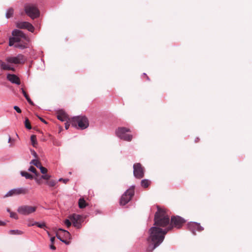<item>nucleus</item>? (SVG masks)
Returning <instances> with one entry per match:
<instances>
[{
    "mask_svg": "<svg viewBox=\"0 0 252 252\" xmlns=\"http://www.w3.org/2000/svg\"><path fill=\"white\" fill-rule=\"evenodd\" d=\"M172 229V227H167L163 229L158 227H152L149 230L150 236L148 239L149 243L147 251L152 252L164 240L165 235L168 231Z\"/></svg>",
    "mask_w": 252,
    "mask_h": 252,
    "instance_id": "nucleus-1",
    "label": "nucleus"
},
{
    "mask_svg": "<svg viewBox=\"0 0 252 252\" xmlns=\"http://www.w3.org/2000/svg\"><path fill=\"white\" fill-rule=\"evenodd\" d=\"M158 211L154 218L155 227H164L170 224V219L164 209L157 206Z\"/></svg>",
    "mask_w": 252,
    "mask_h": 252,
    "instance_id": "nucleus-2",
    "label": "nucleus"
},
{
    "mask_svg": "<svg viewBox=\"0 0 252 252\" xmlns=\"http://www.w3.org/2000/svg\"><path fill=\"white\" fill-rule=\"evenodd\" d=\"M70 123L78 129H85L89 126L88 119L85 116H78L71 118Z\"/></svg>",
    "mask_w": 252,
    "mask_h": 252,
    "instance_id": "nucleus-3",
    "label": "nucleus"
},
{
    "mask_svg": "<svg viewBox=\"0 0 252 252\" xmlns=\"http://www.w3.org/2000/svg\"><path fill=\"white\" fill-rule=\"evenodd\" d=\"M13 37L10 38L9 41V45L11 46L15 44V43L20 42L22 41L26 42H29L30 40L22 31L15 30L12 32Z\"/></svg>",
    "mask_w": 252,
    "mask_h": 252,
    "instance_id": "nucleus-4",
    "label": "nucleus"
},
{
    "mask_svg": "<svg viewBox=\"0 0 252 252\" xmlns=\"http://www.w3.org/2000/svg\"><path fill=\"white\" fill-rule=\"evenodd\" d=\"M26 13L31 18L34 19L39 16L40 12L37 6L33 4H27L25 6Z\"/></svg>",
    "mask_w": 252,
    "mask_h": 252,
    "instance_id": "nucleus-5",
    "label": "nucleus"
},
{
    "mask_svg": "<svg viewBox=\"0 0 252 252\" xmlns=\"http://www.w3.org/2000/svg\"><path fill=\"white\" fill-rule=\"evenodd\" d=\"M130 132V129L124 127H119L116 133L117 136L125 141H131L132 139V135L127 134L126 132Z\"/></svg>",
    "mask_w": 252,
    "mask_h": 252,
    "instance_id": "nucleus-6",
    "label": "nucleus"
},
{
    "mask_svg": "<svg viewBox=\"0 0 252 252\" xmlns=\"http://www.w3.org/2000/svg\"><path fill=\"white\" fill-rule=\"evenodd\" d=\"M186 222V220L183 218L179 216H172L171 218V221L168 227H175L177 229L180 228Z\"/></svg>",
    "mask_w": 252,
    "mask_h": 252,
    "instance_id": "nucleus-7",
    "label": "nucleus"
},
{
    "mask_svg": "<svg viewBox=\"0 0 252 252\" xmlns=\"http://www.w3.org/2000/svg\"><path fill=\"white\" fill-rule=\"evenodd\" d=\"M133 175L137 179H141L144 176V168L141 163H136L133 164Z\"/></svg>",
    "mask_w": 252,
    "mask_h": 252,
    "instance_id": "nucleus-8",
    "label": "nucleus"
},
{
    "mask_svg": "<svg viewBox=\"0 0 252 252\" xmlns=\"http://www.w3.org/2000/svg\"><path fill=\"white\" fill-rule=\"evenodd\" d=\"M36 206H32L29 205H23L20 206L18 209V212L23 215H28L34 212L36 210Z\"/></svg>",
    "mask_w": 252,
    "mask_h": 252,
    "instance_id": "nucleus-9",
    "label": "nucleus"
},
{
    "mask_svg": "<svg viewBox=\"0 0 252 252\" xmlns=\"http://www.w3.org/2000/svg\"><path fill=\"white\" fill-rule=\"evenodd\" d=\"M134 190H126L121 197L120 201L121 205H125L128 203L134 195Z\"/></svg>",
    "mask_w": 252,
    "mask_h": 252,
    "instance_id": "nucleus-10",
    "label": "nucleus"
},
{
    "mask_svg": "<svg viewBox=\"0 0 252 252\" xmlns=\"http://www.w3.org/2000/svg\"><path fill=\"white\" fill-rule=\"evenodd\" d=\"M25 60L26 59L24 56L22 54H19L16 57H8L6 59V61L8 63L15 64L23 63Z\"/></svg>",
    "mask_w": 252,
    "mask_h": 252,
    "instance_id": "nucleus-11",
    "label": "nucleus"
},
{
    "mask_svg": "<svg viewBox=\"0 0 252 252\" xmlns=\"http://www.w3.org/2000/svg\"><path fill=\"white\" fill-rule=\"evenodd\" d=\"M69 219L73 223L74 227L77 228L81 227V223L82 221V217L80 215L73 214L69 217Z\"/></svg>",
    "mask_w": 252,
    "mask_h": 252,
    "instance_id": "nucleus-12",
    "label": "nucleus"
},
{
    "mask_svg": "<svg viewBox=\"0 0 252 252\" xmlns=\"http://www.w3.org/2000/svg\"><path fill=\"white\" fill-rule=\"evenodd\" d=\"M17 27L20 29H26L31 32H33L34 30V27L28 22H22L18 24Z\"/></svg>",
    "mask_w": 252,
    "mask_h": 252,
    "instance_id": "nucleus-13",
    "label": "nucleus"
},
{
    "mask_svg": "<svg viewBox=\"0 0 252 252\" xmlns=\"http://www.w3.org/2000/svg\"><path fill=\"white\" fill-rule=\"evenodd\" d=\"M7 79L8 81L13 84L20 85L21 83L19 78L15 74H8L7 75Z\"/></svg>",
    "mask_w": 252,
    "mask_h": 252,
    "instance_id": "nucleus-14",
    "label": "nucleus"
},
{
    "mask_svg": "<svg viewBox=\"0 0 252 252\" xmlns=\"http://www.w3.org/2000/svg\"><path fill=\"white\" fill-rule=\"evenodd\" d=\"M189 230L191 231L194 234H195V232H194L195 229L199 231H201L203 230V228L199 224L197 223H192L189 224Z\"/></svg>",
    "mask_w": 252,
    "mask_h": 252,
    "instance_id": "nucleus-15",
    "label": "nucleus"
},
{
    "mask_svg": "<svg viewBox=\"0 0 252 252\" xmlns=\"http://www.w3.org/2000/svg\"><path fill=\"white\" fill-rule=\"evenodd\" d=\"M27 193L26 190H10L4 195V197L11 196L14 195H19L21 194H26Z\"/></svg>",
    "mask_w": 252,
    "mask_h": 252,
    "instance_id": "nucleus-16",
    "label": "nucleus"
},
{
    "mask_svg": "<svg viewBox=\"0 0 252 252\" xmlns=\"http://www.w3.org/2000/svg\"><path fill=\"white\" fill-rule=\"evenodd\" d=\"M50 178V176L48 174H45L42 176H40V175H39V176L36 177L35 178V180H36V182L38 184H42L43 183L42 180H44L45 183H46V182L47 181H48V180H49Z\"/></svg>",
    "mask_w": 252,
    "mask_h": 252,
    "instance_id": "nucleus-17",
    "label": "nucleus"
},
{
    "mask_svg": "<svg viewBox=\"0 0 252 252\" xmlns=\"http://www.w3.org/2000/svg\"><path fill=\"white\" fill-rule=\"evenodd\" d=\"M57 118L61 121H66L68 119L67 114L63 111H60L58 112Z\"/></svg>",
    "mask_w": 252,
    "mask_h": 252,
    "instance_id": "nucleus-18",
    "label": "nucleus"
},
{
    "mask_svg": "<svg viewBox=\"0 0 252 252\" xmlns=\"http://www.w3.org/2000/svg\"><path fill=\"white\" fill-rule=\"evenodd\" d=\"M28 42H24L23 41H21L20 42L15 43L14 44V46L15 47L19 48L21 49H24L27 47Z\"/></svg>",
    "mask_w": 252,
    "mask_h": 252,
    "instance_id": "nucleus-19",
    "label": "nucleus"
},
{
    "mask_svg": "<svg viewBox=\"0 0 252 252\" xmlns=\"http://www.w3.org/2000/svg\"><path fill=\"white\" fill-rule=\"evenodd\" d=\"M151 184V181L148 179H143L141 181V186L143 188H147Z\"/></svg>",
    "mask_w": 252,
    "mask_h": 252,
    "instance_id": "nucleus-20",
    "label": "nucleus"
},
{
    "mask_svg": "<svg viewBox=\"0 0 252 252\" xmlns=\"http://www.w3.org/2000/svg\"><path fill=\"white\" fill-rule=\"evenodd\" d=\"M56 237L62 242L66 244H68L69 243V241H66V240L64 239L63 237H62L61 232L59 231V229L56 232Z\"/></svg>",
    "mask_w": 252,
    "mask_h": 252,
    "instance_id": "nucleus-21",
    "label": "nucleus"
},
{
    "mask_svg": "<svg viewBox=\"0 0 252 252\" xmlns=\"http://www.w3.org/2000/svg\"><path fill=\"white\" fill-rule=\"evenodd\" d=\"M78 205L80 208L83 209L86 207L87 204L84 198H81L79 200Z\"/></svg>",
    "mask_w": 252,
    "mask_h": 252,
    "instance_id": "nucleus-22",
    "label": "nucleus"
},
{
    "mask_svg": "<svg viewBox=\"0 0 252 252\" xmlns=\"http://www.w3.org/2000/svg\"><path fill=\"white\" fill-rule=\"evenodd\" d=\"M21 91H22V94H23V95H24V96L25 97V98H26V99L27 100L28 102L29 103H30L31 104H32V105H33V102L32 101V100L30 98L29 95L27 94V93L24 90V89L22 88L21 89Z\"/></svg>",
    "mask_w": 252,
    "mask_h": 252,
    "instance_id": "nucleus-23",
    "label": "nucleus"
},
{
    "mask_svg": "<svg viewBox=\"0 0 252 252\" xmlns=\"http://www.w3.org/2000/svg\"><path fill=\"white\" fill-rule=\"evenodd\" d=\"M1 68L4 70H12L14 71V68L11 67L9 64H7L3 62H1Z\"/></svg>",
    "mask_w": 252,
    "mask_h": 252,
    "instance_id": "nucleus-24",
    "label": "nucleus"
},
{
    "mask_svg": "<svg viewBox=\"0 0 252 252\" xmlns=\"http://www.w3.org/2000/svg\"><path fill=\"white\" fill-rule=\"evenodd\" d=\"M59 231H61V233H63V237L64 238H70V234L69 232L66 230H65L64 229L60 228Z\"/></svg>",
    "mask_w": 252,
    "mask_h": 252,
    "instance_id": "nucleus-25",
    "label": "nucleus"
},
{
    "mask_svg": "<svg viewBox=\"0 0 252 252\" xmlns=\"http://www.w3.org/2000/svg\"><path fill=\"white\" fill-rule=\"evenodd\" d=\"M31 142H32V145L34 147H36L37 145V140H36V135H32L31 136Z\"/></svg>",
    "mask_w": 252,
    "mask_h": 252,
    "instance_id": "nucleus-26",
    "label": "nucleus"
},
{
    "mask_svg": "<svg viewBox=\"0 0 252 252\" xmlns=\"http://www.w3.org/2000/svg\"><path fill=\"white\" fill-rule=\"evenodd\" d=\"M21 174L22 176L25 177L26 179H31L33 178V176L31 174L26 171H22L21 172Z\"/></svg>",
    "mask_w": 252,
    "mask_h": 252,
    "instance_id": "nucleus-27",
    "label": "nucleus"
},
{
    "mask_svg": "<svg viewBox=\"0 0 252 252\" xmlns=\"http://www.w3.org/2000/svg\"><path fill=\"white\" fill-rule=\"evenodd\" d=\"M7 212H8L10 213V217L11 218H13V219H15L16 220L18 219V215H17V214L16 213L11 212L10 211V209H9V208H8L7 209Z\"/></svg>",
    "mask_w": 252,
    "mask_h": 252,
    "instance_id": "nucleus-28",
    "label": "nucleus"
},
{
    "mask_svg": "<svg viewBox=\"0 0 252 252\" xmlns=\"http://www.w3.org/2000/svg\"><path fill=\"white\" fill-rule=\"evenodd\" d=\"M30 164H33L37 168H39L41 166V163L37 159H33L30 162Z\"/></svg>",
    "mask_w": 252,
    "mask_h": 252,
    "instance_id": "nucleus-29",
    "label": "nucleus"
},
{
    "mask_svg": "<svg viewBox=\"0 0 252 252\" xmlns=\"http://www.w3.org/2000/svg\"><path fill=\"white\" fill-rule=\"evenodd\" d=\"M13 14V9L12 8L8 9L6 13V17L9 18L12 17Z\"/></svg>",
    "mask_w": 252,
    "mask_h": 252,
    "instance_id": "nucleus-30",
    "label": "nucleus"
},
{
    "mask_svg": "<svg viewBox=\"0 0 252 252\" xmlns=\"http://www.w3.org/2000/svg\"><path fill=\"white\" fill-rule=\"evenodd\" d=\"M29 170L30 171L32 172V173H33L35 174L36 177L39 176V174L38 173H37L36 169L33 166H30L29 169Z\"/></svg>",
    "mask_w": 252,
    "mask_h": 252,
    "instance_id": "nucleus-31",
    "label": "nucleus"
},
{
    "mask_svg": "<svg viewBox=\"0 0 252 252\" xmlns=\"http://www.w3.org/2000/svg\"><path fill=\"white\" fill-rule=\"evenodd\" d=\"M46 184H47L50 187H54L56 184V182L53 180H48L46 182Z\"/></svg>",
    "mask_w": 252,
    "mask_h": 252,
    "instance_id": "nucleus-32",
    "label": "nucleus"
},
{
    "mask_svg": "<svg viewBox=\"0 0 252 252\" xmlns=\"http://www.w3.org/2000/svg\"><path fill=\"white\" fill-rule=\"evenodd\" d=\"M25 127L29 129H31L32 128V126L31 125L30 122L28 118H26L25 119Z\"/></svg>",
    "mask_w": 252,
    "mask_h": 252,
    "instance_id": "nucleus-33",
    "label": "nucleus"
},
{
    "mask_svg": "<svg viewBox=\"0 0 252 252\" xmlns=\"http://www.w3.org/2000/svg\"><path fill=\"white\" fill-rule=\"evenodd\" d=\"M10 233L11 234H14V235H15V234L21 235L23 234V232L20 230H11L10 231Z\"/></svg>",
    "mask_w": 252,
    "mask_h": 252,
    "instance_id": "nucleus-34",
    "label": "nucleus"
},
{
    "mask_svg": "<svg viewBox=\"0 0 252 252\" xmlns=\"http://www.w3.org/2000/svg\"><path fill=\"white\" fill-rule=\"evenodd\" d=\"M39 168L40 169L41 172L43 174H46V173H47V169L45 167H43V166H42L41 165V166H40V167H39Z\"/></svg>",
    "mask_w": 252,
    "mask_h": 252,
    "instance_id": "nucleus-35",
    "label": "nucleus"
},
{
    "mask_svg": "<svg viewBox=\"0 0 252 252\" xmlns=\"http://www.w3.org/2000/svg\"><path fill=\"white\" fill-rule=\"evenodd\" d=\"M35 225L41 228H44L45 227H46V225L44 222L40 223L39 222H36Z\"/></svg>",
    "mask_w": 252,
    "mask_h": 252,
    "instance_id": "nucleus-36",
    "label": "nucleus"
},
{
    "mask_svg": "<svg viewBox=\"0 0 252 252\" xmlns=\"http://www.w3.org/2000/svg\"><path fill=\"white\" fill-rule=\"evenodd\" d=\"M64 223L66 225L67 227H69L71 225V221L66 219L64 221Z\"/></svg>",
    "mask_w": 252,
    "mask_h": 252,
    "instance_id": "nucleus-37",
    "label": "nucleus"
},
{
    "mask_svg": "<svg viewBox=\"0 0 252 252\" xmlns=\"http://www.w3.org/2000/svg\"><path fill=\"white\" fill-rule=\"evenodd\" d=\"M36 222L34 221L33 220H30L28 221V226H33L36 224Z\"/></svg>",
    "mask_w": 252,
    "mask_h": 252,
    "instance_id": "nucleus-38",
    "label": "nucleus"
},
{
    "mask_svg": "<svg viewBox=\"0 0 252 252\" xmlns=\"http://www.w3.org/2000/svg\"><path fill=\"white\" fill-rule=\"evenodd\" d=\"M14 110H15L16 111V112L18 113H21L22 111L21 110V109L18 107L17 106H14Z\"/></svg>",
    "mask_w": 252,
    "mask_h": 252,
    "instance_id": "nucleus-39",
    "label": "nucleus"
},
{
    "mask_svg": "<svg viewBox=\"0 0 252 252\" xmlns=\"http://www.w3.org/2000/svg\"><path fill=\"white\" fill-rule=\"evenodd\" d=\"M59 181H60V182H62L63 181V183L66 184L69 181V179H68L60 178L59 180Z\"/></svg>",
    "mask_w": 252,
    "mask_h": 252,
    "instance_id": "nucleus-40",
    "label": "nucleus"
},
{
    "mask_svg": "<svg viewBox=\"0 0 252 252\" xmlns=\"http://www.w3.org/2000/svg\"><path fill=\"white\" fill-rule=\"evenodd\" d=\"M32 154L35 158H37V155L34 150H31Z\"/></svg>",
    "mask_w": 252,
    "mask_h": 252,
    "instance_id": "nucleus-41",
    "label": "nucleus"
},
{
    "mask_svg": "<svg viewBox=\"0 0 252 252\" xmlns=\"http://www.w3.org/2000/svg\"><path fill=\"white\" fill-rule=\"evenodd\" d=\"M38 118H39V119L41 122H43L44 123H45V124H47V122H46L45 120H44L43 118H42L40 117L39 116H38Z\"/></svg>",
    "mask_w": 252,
    "mask_h": 252,
    "instance_id": "nucleus-42",
    "label": "nucleus"
},
{
    "mask_svg": "<svg viewBox=\"0 0 252 252\" xmlns=\"http://www.w3.org/2000/svg\"><path fill=\"white\" fill-rule=\"evenodd\" d=\"M70 124L68 122L65 124V128L66 129H67L69 127Z\"/></svg>",
    "mask_w": 252,
    "mask_h": 252,
    "instance_id": "nucleus-43",
    "label": "nucleus"
},
{
    "mask_svg": "<svg viewBox=\"0 0 252 252\" xmlns=\"http://www.w3.org/2000/svg\"><path fill=\"white\" fill-rule=\"evenodd\" d=\"M55 240V237H53L51 238V241L52 244L54 243Z\"/></svg>",
    "mask_w": 252,
    "mask_h": 252,
    "instance_id": "nucleus-44",
    "label": "nucleus"
},
{
    "mask_svg": "<svg viewBox=\"0 0 252 252\" xmlns=\"http://www.w3.org/2000/svg\"><path fill=\"white\" fill-rule=\"evenodd\" d=\"M50 248L53 250H55L56 249L55 246H54L53 244L50 246Z\"/></svg>",
    "mask_w": 252,
    "mask_h": 252,
    "instance_id": "nucleus-45",
    "label": "nucleus"
},
{
    "mask_svg": "<svg viewBox=\"0 0 252 252\" xmlns=\"http://www.w3.org/2000/svg\"><path fill=\"white\" fill-rule=\"evenodd\" d=\"M12 141V139L10 137V136L8 137V142H10Z\"/></svg>",
    "mask_w": 252,
    "mask_h": 252,
    "instance_id": "nucleus-46",
    "label": "nucleus"
},
{
    "mask_svg": "<svg viewBox=\"0 0 252 252\" xmlns=\"http://www.w3.org/2000/svg\"><path fill=\"white\" fill-rule=\"evenodd\" d=\"M0 223H1V225L5 224L3 222L1 221L0 222Z\"/></svg>",
    "mask_w": 252,
    "mask_h": 252,
    "instance_id": "nucleus-47",
    "label": "nucleus"
},
{
    "mask_svg": "<svg viewBox=\"0 0 252 252\" xmlns=\"http://www.w3.org/2000/svg\"><path fill=\"white\" fill-rule=\"evenodd\" d=\"M132 188H130V189H134L135 187L133 186V187H132Z\"/></svg>",
    "mask_w": 252,
    "mask_h": 252,
    "instance_id": "nucleus-48",
    "label": "nucleus"
},
{
    "mask_svg": "<svg viewBox=\"0 0 252 252\" xmlns=\"http://www.w3.org/2000/svg\"><path fill=\"white\" fill-rule=\"evenodd\" d=\"M61 235H62V237H63V233H61Z\"/></svg>",
    "mask_w": 252,
    "mask_h": 252,
    "instance_id": "nucleus-49",
    "label": "nucleus"
},
{
    "mask_svg": "<svg viewBox=\"0 0 252 252\" xmlns=\"http://www.w3.org/2000/svg\"><path fill=\"white\" fill-rule=\"evenodd\" d=\"M69 174H71V172H69Z\"/></svg>",
    "mask_w": 252,
    "mask_h": 252,
    "instance_id": "nucleus-50",
    "label": "nucleus"
}]
</instances>
